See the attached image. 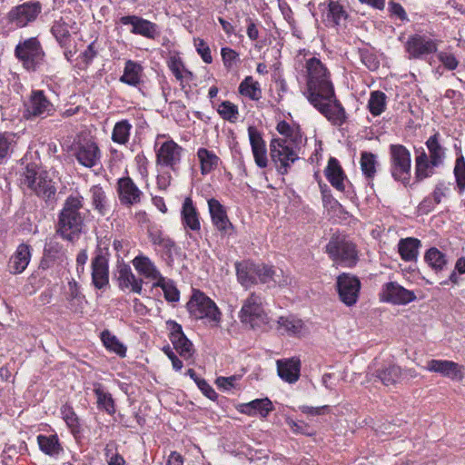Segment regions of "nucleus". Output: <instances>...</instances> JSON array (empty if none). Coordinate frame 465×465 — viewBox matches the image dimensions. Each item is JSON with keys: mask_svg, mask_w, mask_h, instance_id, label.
Masks as SVG:
<instances>
[{"mask_svg": "<svg viewBox=\"0 0 465 465\" xmlns=\"http://www.w3.org/2000/svg\"><path fill=\"white\" fill-rule=\"evenodd\" d=\"M63 418L66 424L73 430H76L79 427V421L76 414L71 408H64L62 411Z\"/></svg>", "mask_w": 465, "mask_h": 465, "instance_id": "nucleus-63", "label": "nucleus"}, {"mask_svg": "<svg viewBox=\"0 0 465 465\" xmlns=\"http://www.w3.org/2000/svg\"><path fill=\"white\" fill-rule=\"evenodd\" d=\"M119 287L122 290L129 289L131 292L140 294L143 289V280L137 278L130 266L123 265L118 271Z\"/></svg>", "mask_w": 465, "mask_h": 465, "instance_id": "nucleus-33", "label": "nucleus"}, {"mask_svg": "<svg viewBox=\"0 0 465 465\" xmlns=\"http://www.w3.org/2000/svg\"><path fill=\"white\" fill-rule=\"evenodd\" d=\"M236 276L239 283L245 289L258 283L257 280V263L247 261H242L235 263Z\"/></svg>", "mask_w": 465, "mask_h": 465, "instance_id": "nucleus-25", "label": "nucleus"}, {"mask_svg": "<svg viewBox=\"0 0 465 465\" xmlns=\"http://www.w3.org/2000/svg\"><path fill=\"white\" fill-rule=\"evenodd\" d=\"M276 330L282 335L300 336L304 331V323L294 315L281 316Z\"/></svg>", "mask_w": 465, "mask_h": 465, "instance_id": "nucleus-32", "label": "nucleus"}, {"mask_svg": "<svg viewBox=\"0 0 465 465\" xmlns=\"http://www.w3.org/2000/svg\"><path fill=\"white\" fill-rule=\"evenodd\" d=\"M37 443L42 452L48 456H57L63 448L56 434L37 436Z\"/></svg>", "mask_w": 465, "mask_h": 465, "instance_id": "nucleus-40", "label": "nucleus"}, {"mask_svg": "<svg viewBox=\"0 0 465 465\" xmlns=\"http://www.w3.org/2000/svg\"><path fill=\"white\" fill-rule=\"evenodd\" d=\"M41 12L40 2L29 1L13 7L7 14V19L10 24L23 28L35 22Z\"/></svg>", "mask_w": 465, "mask_h": 465, "instance_id": "nucleus-15", "label": "nucleus"}, {"mask_svg": "<svg viewBox=\"0 0 465 465\" xmlns=\"http://www.w3.org/2000/svg\"><path fill=\"white\" fill-rule=\"evenodd\" d=\"M22 184L45 200L53 197L56 192L52 180L48 179L46 173L35 163L26 165L23 174Z\"/></svg>", "mask_w": 465, "mask_h": 465, "instance_id": "nucleus-6", "label": "nucleus"}, {"mask_svg": "<svg viewBox=\"0 0 465 465\" xmlns=\"http://www.w3.org/2000/svg\"><path fill=\"white\" fill-rule=\"evenodd\" d=\"M248 135L255 163L260 168H265L268 163L267 151L261 133L255 127L250 126Z\"/></svg>", "mask_w": 465, "mask_h": 465, "instance_id": "nucleus-22", "label": "nucleus"}, {"mask_svg": "<svg viewBox=\"0 0 465 465\" xmlns=\"http://www.w3.org/2000/svg\"><path fill=\"white\" fill-rule=\"evenodd\" d=\"M97 55V49L95 47V42H92L87 48L79 55L81 63L84 66H88Z\"/></svg>", "mask_w": 465, "mask_h": 465, "instance_id": "nucleus-60", "label": "nucleus"}, {"mask_svg": "<svg viewBox=\"0 0 465 465\" xmlns=\"http://www.w3.org/2000/svg\"><path fill=\"white\" fill-rule=\"evenodd\" d=\"M182 223L185 229L193 232L201 230L200 215L190 197L183 201L181 211Z\"/></svg>", "mask_w": 465, "mask_h": 465, "instance_id": "nucleus-28", "label": "nucleus"}, {"mask_svg": "<svg viewBox=\"0 0 465 465\" xmlns=\"http://www.w3.org/2000/svg\"><path fill=\"white\" fill-rule=\"evenodd\" d=\"M143 68L142 66L132 60L125 63L124 74L120 77V81L128 85L137 86L141 83Z\"/></svg>", "mask_w": 465, "mask_h": 465, "instance_id": "nucleus-41", "label": "nucleus"}, {"mask_svg": "<svg viewBox=\"0 0 465 465\" xmlns=\"http://www.w3.org/2000/svg\"><path fill=\"white\" fill-rule=\"evenodd\" d=\"M361 62L368 67V69L374 71L379 67V62L376 57L368 51L361 52Z\"/></svg>", "mask_w": 465, "mask_h": 465, "instance_id": "nucleus-64", "label": "nucleus"}, {"mask_svg": "<svg viewBox=\"0 0 465 465\" xmlns=\"http://www.w3.org/2000/svg\"><path fill=\"white\" fill-rule=\"evenodd\" d=\"M183 149L173 140L155 144L156 165L167 167L174 173L180 169Z\"/></svg>", "mask_w": 465, "mask_h": 465, "instance_id": "nucleus-10", "label": "nucleus"}, {"mask_svg": "<svg viewBox=\"0 0 465 465\" xmlns=\"http://www.w3.org/2000/svg\"><path fill=\"white\" fill-rule=\"evenodd\" d=\"M15 142V135L10 133L0 134V160L5 158Z\"/></svg>", "mask_w": 465, "mask_h": 465, "instance_id": "nucleus-54", "label": "nucleus"}, {"mask_svg": "<svg viewBox=\"0 0 465 465\" xmlns=\"http://www.w3.org/2000/svg\"><path fill=\"white\" fill-rule=\"evenodd\" d=\"M221 55L223 64L227 69H231L239 60L238 53L230 47H223L221 50Z\"/></svg>", "mask_w": 465, "mask_h": 465, "instance_id": "nucleus-57", "label": "nucleus"}, {"mask_svg": "<svg viewBox=\"0 0 465 465\" xmlns=\"http://www.w3.org/2000/svg\"><path fill=\"white\" fill-rule=\"evenodd\" d=\"M92 206L101 215H105L110 211V203L104 188L100 184L93 185L89 190Z\"/></svg>", "mask_w": 465, "mask_h": 465, "instance_id": "nucleus-38", "label": "nucleus"}, {"mask_svg": "<svg viewBox=\"0 0 465 465\" xmlns=\"http://www.w3.org/2000/svg\"><path fill=\"white\" fill-rule=\"evenodd\" d=\"M194 46L197 53L199 54V55L201 56L204 63L211 64L213 62L211 49L203 39L195 38Z\"/></svg>", "mask_w": 465, "mask_h": 465, "instance_id": "nucleus-55", "label": "nucleus"}, {"mask_svg": "<svg viewBox=\"0 0 465 465\" xmlns=\"http://www.w3.org/2000/svg\"><path fill=\"white\" fill-rule=\"evenodd\" d=\"M132 129V124L126 119L115 123L112 131V141L119 145H126L130 140Z\"/></svg>", "mask_w": 465, "mask_h": 465, "instance_id": "nucleus-42", "label": "nucleus"}, {"mask_svg": "<svg viewBox=\"0 0 465 465\" xmlns=\"http://www.w3.org/2000/svg\"><path fill=\"white\" fill-rule=\"evenodd\" d=\"M386 107V95L381 91H374L371 94L368 102V108L374 116L381 114Z\"/></svg>", "mask_w": 465, "mask_h": 465, "instance_id": "nucleus-50", "label": "nucleus"}, {"mask_svg": "<svg viewBox=\"0 0 465 465\" xmlns=\"http://www.w3.org/2000/svg\"><path fill=\"white\" fill-rule=\"evenodd\" d=\"M276 271L272 266L264 263H257V280L261 283H270L271 282L279 285H287L290 281L288 277H285L282 281H277Z\"/></svg>", "mask_w": 465, "mask_h": 465, "instance_id": "nucleus-44", "label": "nucleus"}, {"mask_svg": "<svg viewBox=\"0 0 465 465\" xmlns=\"http://www.w3.org/2000/svg\"><path fill=\"white\" fill-rule=\"evenodd\" d=\"M92 282L96 289H103L109 284L108 260L101 252L92 260Z\"/></svg>", "mask_w": 465, "mask_h": 465, "instance_id": "nucleus-21", "label": "nucleus"}, {"mask_svg": "<svg viewBox=\"0 0 465 465\" xmlns=\"http://www.w3.org/2000/svg\"><path fill=\"white\" fill-rule=\"evenodd\" d=\"M270 151L271 157L281 174L287 173L291 165L299 159V153L287 144L286 139L273 138Z\"/></svg>", "mask_w": 465, "mask_h": 465, "instance_id": "nucleus-11", "label": "nucleus"}, {"mask_svg": "<svg viewBox=\"0 0 465 465\" xmlns=\"http://www.w3.org/2000/svg\"><path fill=\"white\" fill-rule=\"evenodd\" d=\"M74 156L79 164L93 168L101 163V150L97 143L92 141L78 143L74 148Z\"/></svg>", "mask_w": 465, "mask_h": 465, "instance_id": "nucleus-18", "label": "nucleus"}, {"mask_svg": "<svg viewBox=\"0 0 465 465\" xmlns=\"http://www.w3.org/2000/svg\"><path fill=\"white\" fill-rule=\"evenodd\" d=\"M197 158L200 162L201 173L203 175L209 174L215 170L220 163V158L215 153L203 147L198 149Z\"/></svg>", "mask_w": 465, "mask_h": 465, "instance_id": "nucleus-39", "label": "nucleus"}, {"mask_svg": "<svg viewBox=\"0 0 465 465\" xmlns=\"http://www.w3.org/2000/svg\"><path fill=\"white\" fill-rule=\"evenodd\" d=\"M166 326L169 331V339L173 348L181 357L185 360L190 359L194 353V349L192 341L183 333L182 325L175 321L168 320Z\"/></svg>", "mask_w": 465, "mask_h": 465, "instance_id": "nucleus-16", "label": "nucleus"}, {"mask_svg": "<svg viewBox=\"0 0 465 465\" xmlns=\"http://www.w3.org/2000/svg\"><path fill=\"white\" fill-rule=\"evenodd\" d=\"M101 340L108 351L116 353L120 357H125L127 350L126 346H124L118 338L112 334L108 330H105L101 333Z\"/></svg>", "mask_w": 465, "mask_h": 465, "instance_id": "nucleus-47", "label": "nucleus"}, {"mask_svg": "<svg viewBox=\"0 0 465 465\" xmlns=\"http://www.w3.org/2000/svg\"><path fill=\"white\" fill-rule=\"evenodd\" d=\"M119 21L124 25H131V33L134 35H139L149 39H154L158 35L157 25L141 16L124 15Z\"/></svg>", "mask_w": 465, "mask_h": 465, "instance_id": "nucleus-20", "label": "nucleus"}, {"mask_svg": "<svg viewBox=\"0 0 465 465\" xmlns=\"http://www.w3.org/2000/svg\"><path fill=\"white\" fill-rule=\"evenodd\" d=\"M83 208L84 197L79 193L65 199L56 223V233L64 240L74 242L79 238L84 225Z\"/></svg>", "mask_w": 465, "mask_h": 465, "instance_id": "nucleus-2", "label": "nucleus"}, {"mask_svg": "<svg viewBox=\"0 0 465 465\" xmlns=\"http://www.w3.org/2000/svg\"><path fill=\"white\" fill-rule=\"evenodd\" d=\"M437 57L447 70H455L459 65V61L452 53L442 51L438 54Z\"/></svg>", "mask_w": 465, "mask_h": 465, "instance_id": "nucleus-56", "label": "nucleus"}, {"mask_svg": "<svg viewBox=\"0 0 465 465\" xmlns=\"http://www.w3.org/2000/svg\"><path fill=\"white\" fill-rule=\"evenodd\" d=\"M404 49L409 59H425L437 52L438 42L425 35L415 34L408 37Z\"/></svg>", "mask_w": 465, "mask_h": 465, "instance_id": "nucleus-12", "label": "nucleus"}, {"mask_svg": "<svg viewBox=\"0 0 465 465\" xmlns=\"http://www.w3.org/2000/svg\"><path fill=\"white\" fill-rule=\"evenodd\" d=\"M390 173L394 181L409 185L411 176V154L402 144H391L389 147Z\"/></svg>", "mask_w": 465, "mask_h": 465, "instance_id": "nucleus-5", "label": "nucleus"}, {"mask_svg": "<svg viewBox=\"0 0 465 465\" xmlns=\"http://www.w3.org/2000/svg\"><path fill=\"white\" fill-rule=\"evenodd\" d=\"M117 193L121 203L126 206L140 203L143 197V193L129 176L118 179Z\"/></svg>", "mask_w": 465, "mask_h": 465, "instance_id": "nucleus-19", "label": "nucleus"}, {"mask_svg": "<svg viewBox=\"0 0 465 465\" xmlns=\"http://www.w3.org/2000/svg\"><path fill=\"white\" fill-rule=\"evenodd\" d=\"M239 93L252 101H258L262 97V90L258 82L252 76H246L239 85Z\"/></svg>", "mask_w": 465, "mask_h": 465, "instance_id": "nucleus-46", "label": "nucleus"}, {"mask_svg": "<svg viewBox=\"0 0 465 465\" xmlns=\"http://www.w3.org/2000/svg\"><path fill=\"white\" fill-rule=\"evenodd\" d=\"M426 369L429 371L438 372L451 380L462 378L461 366L452 361L431 360L428 361Z\"/></svg>", "mask_w": 465, "mask_h": 465, "instance_id": "nucleus-26", "label": "nucleus"}, {"mask_svg": "<svg viewBox=\"0 0 465 465\" xmlns=\"http://www.w3.org/2000/svg\"><path fill=\"white\" fill-rule=\"evenodd\" d=\"M361 287L360 279L351 273L342 272L336 279L339 299L348 307L357 303Z\"/></svg>", "mask_w": 465, "mask_h": 465, "instance_id": "nucleus-13", "label": "nucleus"}, {"mask_svg": "<svg viewBox=\"0 0 465 465\" xmlns=\"http://www.w3.org/2000/svg\"><path fill=\"white\" fill-rule=\"evenodd\" d=\"M381 300L397 305H405L416 300L412 291L407 290L396 282L383 284Z\"/></svg>", "mask_w": 465, "mask_h": 465, "instance_id": "nucleus-17", "label": "nucleus"}, {"mask_svg": "<svg viewBox=\"0 0 465 465\" xmlns=\"http://www.w3.org/2000/svg\"><path fill=\"white\" fill-rule=\"evenodd\" d=\"M240 380V376L232 375L229 377H218L215 381L216 385L223 390L230 391L236 387L237 381Z\"/></svg>", "mask_w": 465, "mask_h": 465, "instance_id": "nucleus-58", "label": "nucleus"}, {"mask_svg": "<svg viewBox=\"0 0 465 465\" xmlns=\"http://www.w3.org/2000/svg\"><path fill=\"white\" fill-rule=\"evenodd\" d=\"M325 250L334 263L343 267L352 268L359 261L356 244L344 234H333Z\"/></svg>", "mask_w": 465, "mask_h": 465, "instance_id": "nucleus-4", "label": "nucleus"}, {"mask_svg": "<svg viewBox=\"0 0 465 465\" xmlns=\"http://www.w3.org/2000/svg\"><path fill=\"white\" fill-rule=\"evenodd\" d=\"M54 111V104L42 90H33L25 103L24 117L31 120L36 117L45 118Z\"/></svg>", "mask_w": 465, "mask_h": 465, "instance_id": "nucleus-14", "label": "nucleus"}, {"mask_svg": "<svg viewBox=\"0 0 465 465\" xmlns=\"http://www.w3.org/2000/svg\"><path fill=\"white\" fill-rule=\"evenodd\" d=\"M190 314L197 320H205L212 326H218L221 312L215 302L202 292H196L188 302Z\"/></svg>", "mask_w": 465, "mask_h": 465, "instance_id": "nucleus-7", "label": "nucleus"}, {"mask_svg": "<svg viewBox=\"0 0 465 465\" xmlns=\"http://www.w3.org/2000/svg\"><path fill=\"white\" fill-rule=\"evenodd\" d=\"M375 376L383 385H395L403 380V369L394 363L383 365L374 371L371 374Z\"/></svg>", "mask_w": 465, "mask_h": 465, "instance_id": "nucleus-27", "label": "nucleus"}, {"mask_svg": "<svg viewBox=\"0 0 465 465\" xmlns=\"http://www.w3.org/2000/svg\"><path fill=\"white\" fill-rule=\"evenodd\" d=\"M94 392L97 398L98 409L105 411L108 414H114L115 412V407L113 397L104 389L101 383H94Z\"/></svg>", "mask_w": 465, "mask_h": 465, "instance_id": "nucleus-43", "label": "nucleus"}, {"mask_svg": "<svg viewBox=\"0 0 465 465\" xmlns=\"http://www.w3.org/2000/svg\"><path fill=\"white\" fill-rule=\"evenodd\" d=\"M31 259L30 246L25 243L18 245L15 254L10 258L8 267L10 272L21 273L28 266Z\"/></svg>", "mask_w": 465, "mask_h": 465, "instance_id": "nucleus-31", "label": "nucleus"}, {"mask_svg": "<svg viewBox=\"0 0 465 465\" xmlns=\"http://www.w3.org/2000/svg\"><path fill=\"white\" fill-rule=\"evenodd\" d=\"M153 287H160L163 292L165 300L168 302H176L180 299V292L172 280L163 276L153 284Z\"/></svg>", "mask_w": 465, "mask_h": 465, "instance_id": "nucleus-48", "label": "nucleus"}, {"mask_svg": "<svg viewBox=\"0 0 465 465\" xmlns=\"http://www.w3.org/2000/svg\"><path fill=\"white\" fill-rule=\"evenodd\" d=\"M208 209L212 223L218 231L226 232L229 229L232 228L225 207L218 200L214 198L209 199Z\"/></svg>", "mask_w": 465, "mask_h": 465, "instance_id": "nucleus-23", "label": "nucleus"}, {"mask_svg": "<svg viewBox=\"0 0 465 465\" xmlns=\"http://www.w3.org/2000/svg\"><path fill=\"white\" fill-rule=\"evenodd\" d=\"M347 18L343 6L339 3L330 0L326 7V20L328 25H339Z\"/></svg>", "mask_w": 465, "mask_h": 465, "instance_id": "nucleus-45", "label": "nucleus"}, {"mask_svg": "<svg viewBox=\"0 0 465 465\" xmlns=\"http://www.w3.org/2000/svg\"><path fill=\"white\" fill-rule=\"evenodd\" d=\"M324 173L327 180L335 189L341 192L345 190V174L337 159L330 158Z\"/></svg>", "mask_w": 465, "mask_h": 465, "instance_id": "nucleus-37", "label": "nucleus"}, {"mask_svg": "<svg viewBox=\"0 0 465 465\" xmlns=\"http://www.w3.org/2000/svg\"><path fill=\"white\" fill-rule=\"evenodd\" d=\"M453 173L459 193H463L465 191V159L462 155L456 159Z\"/></svg>", "mask_w": 465, "mask_h": 465, "instance_id": "nucleus-52", "label": "nucleus"}, {"mask_svg": "<svg viewBox=\"0 0 465 465\" xmlns=\"http://www.w3.org/2000/svg\"><path fill=\"white\" fill-rule=\"evenodd\" d=\"M428 149L415 148V179L421 182L435 173V169L442 166L446 159V148L440 143V134L435 133L425 142Z\"/></svg>", "mask_w": 465, "mask_h": 465, "instance_id": "nucleus-3", "label": "nucleus"}, {"mask_svg": "<svg viewBox=\"0 0 465 465\" xmlns=\"http://www.w3.org/2000/svg\"><path fill=\"white\" fill-rule=\"evenodd\" d=\"M238 411L253 417L260 415L266 418L273 411V404L269 398L255 399L247 403H242L237 408Z\"/></svg>", "mask_w": 465, "mask_h": 465, "instance_id": "nucleus-24", "label": "nucleus"}, {"mask_svg": "<svg viewBox=\"0 0 465 465\" xmlns=\"http://www.w3.org/2000/svg\"><path fill=\"white\" fill-rule=\"evenodd\" d=\"M15 54L24 67L29 71H35L45 55L41 44L35 37L19 43L15 47Z\"/></svg>", "mask_w": 465, "mask_h": 465, "instance_id": "nucleus-9", "label": "nucleus"}, {"mask_svg": "<svg viewBox=\"0 0 465 465\" xmlns=\"http://www.w3.org/2000/svg\"><path fill=\"white\" fill-rule=\"evenodd\" d=\"M287 140V144H289L292 149H295L299 153L301 148L306 143V137L303 136V134L301 131L300 126L295 125L289 135L285 138Z\"/></svg>", "mask_w": 465, "mask_h": 465, "instance_id": "nucleus-53", "label": "nucleus"}, {"mask_svg": "<svg viewBox=\"0 0 465 465\" xmlns=\"http://www.w3.org/2000/svg\"><path fill=\"white\" fill-rule=\"evenodd\" d=\"M72 28L73 23L68 16H61L54 21L51 33L61 47L64 48L70 44Z\"/></svg>", "mask_w": 465, "mask_h": 465, "instance_id": "nucleus-29", "label": "nucleus"}, {"mask_svg": "<svg viewBox=\"0 0 465 465\" xmlns=\"http://www.w3.org/2000/svg\"><path fill=\"white\" fill-rule=\"evenodd\" d=\"M301 362L298 359H286L277 361V372L282 380L294 383L300 377Z\"/></svg>", "mask_w": 465, "mask_h": 465, "instance_id": "nucleus-30", "label": "nucleus"}, {"mask_svg": "<svg viewBox=\"0 0 465 465\" xmlns=\"http://www.w3.org/2000/svg\"><path fill=\"white\" fill-rule=\"evenodd\" d=\"M132 262L138 273L146 279L155 280L157 282L163 277L155 264L147 256L138 255Z\"/></svg>", "mask_w": 465, "mask_h": 465, "instance_id": "nucleus-35", "label": "nucleus"}, {"mask_svg": "<svg viewBox=\"0 0 465 465\" xmlns=\"http://www.w3.org/2000/svg\"><path fill=\"white\" fill-rule=\"evenodd\" d=\"M424 261L435 273L446 271L449 266L447 255L436 247H431L426 251Z\"/></svg>", "mask_w": 465, "mask_h": 465, "instance_id": "nucleus-36", "label": "nucleus"}, {"mask_svg": "<svg viewBox=\"0 0 465 465\" xmlns=\"http://www.w3.org/2000/svg\"><path fill=\"white\" fill-rule=\"evenodd\" d=\"M217 112L223 119L231 123H234L238 119V107L229 101L222 102L218 106Z\"/></svg>", "mask_w": 465, "mask_h": 465, "instance_id": "nucleus-51", "label": "nucleus"}, {"mask_svg": "<svg viewBox=\"0 0 465 465\" xmlns=\"http://www.w3.org/2000/svg\"><path fill=\"white\" fill-rule=\"evenodd\" d=\"M68 300L80 303L84 298L78 283L73 280L68 282Z\"/></svg>", "mask_w": 465, "mask_h": 465, "instance_id": "nucleus-62", "label": "nucleus"}, {"mask_svg": "<svg viewBox=\"0 0 465 465\" xmlns=\"http://www.w3.org/2000/svg\"><path fill=\"white\" fill-rule=\"evenodd\" d=\"M239 318L242 323L252 328L261 327L268 322V316L264 310V301L261 294L252 292L243 302Z\"/></svg>", "mask_w": 465, "mask_h": 465, "instance_id": "nucleus-8", "label": "nucleus"}, {"mask_svg": "<svg viewBox=\"0 0 465 465\" xmlns=\"http://www.w3.org/2000/svg\"><path fill=\"white\" fill-rule=\"evenodd\" d=\"M388 10L391 16H395L401 21H408V15L402 5L394 1H390L388 5Z\"/></svg>", "mask_w": 465, "mask_h": 465, "instance_id": "nucleus-59", "label": "nucleus"}, {"mask_svg": "<svg viewBox=\"0 0 465 465\" xmlns=\"http://www.w3.org/2000/svg\"><path fill=\"white\" fill-rule=\"evenodd\" d=\"M421 242L413 237L402 238L398 242V252L404 262H416Z\"/></svg>", "mask_w": 465, "mask_h": 465, "instance_id": "nucleus-34", "label": "nucleus"}, {"mask_svg": "<svg viewBox=\"0 0 465 465\" xmlns=\"http://www.w3.org/2000/svg\"><path fill=\"white\" fill-rule=\"evenodd\" d=\"M173 176L170 171H163L158 173L156 177L157 188L162 191H166L171 185Z\"/></svg>", "mask_w": 465, "mask_h": 465, "instance_id": "nucleus-61", "label": "nucleus"}, {"mask_svg": "<svg viewBox=\"0 0 465 465\" xmlns=\"http://www.w3.org/2000/svg\"><path fill=\"white\" fill-rule=\"evenodd\" d=\"M306 89L303 92L312 104L333 125L341 126L346 121V113L336 99L330 73L322 61L316 57L305 63Z\"/></svg>", "mask_w": 465, "mask_h": 465, "instance_id": "nucleus-1", "label": "nucleus"}, {"mask_svg": "<svg viewBox=\"0 0 465 465\" xmlns=\"http://www.w3.org/2000/svg\"><path fill=\"white\" fill-rule=\"evenodd\" d=\"M360 163L363 175L367 179H373L377 172V156L372 153L362 152Z\"/></svg>", "mask_w": 465, "mask_h": 465, "instance_id": "nucleus-49", "label": "nucleus"}]
</instances>
